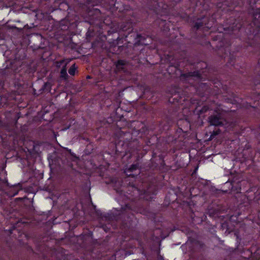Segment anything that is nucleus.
<instances>
[{
	"mask_svg": "<svg viewBox=\"0 0 260 260\" xmlns=\"http://www.w3.org/2000/svg\"><path fill=\"white\" fill-rule=\"evenodd\" d=\"M210 122L212 125H219L222 124V122L219 117L211 116L210 117Z\"/></svg>",
	"mask_w": 260,
	"mask_h": 260,
	"instance_id": "1",
	"label": "nucleus"
},
{
	"mask_svg": "<svg viewBox=\"0 0 260 260\" xmlns=\"http://www.w3.org/2000/svg\"><path fill=\"white\" fill-rule=\"evenodd\" d=\"M69 61H70V60H62L60 62V64L66 62L64 66L62 68V69L61 70V76L62 78H66V77H67V70L66 69V66L67 65V64L68 62H69Z\"/></svg>",
	"mask_w": 260,
	"mask_h": 260,
	"instance_id": "2",
	"label": "nucleus"
},
{
	"mask_svg": "<svg viewBox=\"0 0 260 260\" xmlns=\"http://www.w3.org/2000/svg\"><path fill=\"white\" fill-rule=\"evenodd\" d=\"M76 71V68L75 64L72 66L69 70V73L71 75H74Z\"/></svg>",
	"mask_w": 260,
	"mask_h": 260,
	"instance_id": "3",
	"label": "nucleus"
},
{
	"mask_svg": "<svg viewBox=\"0 0 260 260\" xmlns=\"http://www.w3.org/2000/svg\"><path fill=\"white\" fill-rule=\"evenodd\" d=\"M196 26H197V28L199 27V25H198L197 24Z\"/></svg>",
	"mask_w": 260,
	"mask_h": 260,
	"instance_id": "4",
	"label": "nucleus"
}]
</instances>
